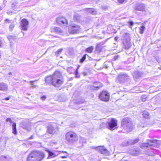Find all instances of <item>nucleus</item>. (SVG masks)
Returning <instances> with one entry per match:
<instances>
[{
    "label": "nucleus",
    "mask_w": 161,
    "mask_h": 161,
    "mask_svg": "<svg viewBox=\"0 0 161 161\" xmlns=\"http://www.w3.org/2000/svg\"><path fill=\"white\" fill-rule=\"evenodd\" d=\"M119 38V37H115L114 38V40H115V41H117L118 39Z\"/></svg>",
    "instance_id": "47"
},
{
    "label": "nucleus",
    "mask_w": 161,
    "mask_h": 161,
    "mask_svg": "<svg viewBox=\"0 0 161 161\" xmlns=\"http://www.w3.org/2000/svg\"><path fill=\"white\" fill-rule=\"evenodd\" d=\"M129 24V27L131 28V26L133 25L134 22L133 21H130L128 22Z\"/></svg>",
    "instance_id": "38"
},
{
    "label": "nucleus",
    "mask_w": 161,
    "mask_h": 161,
    "mask_svg": "<svg viewBox=\"0 0 161 161\" xmlns=\"http://www.w3.org/2000/svg\"><path fill=\"white\" fill-rule=\"evenodd\" d=\"M45 81L47 84L52 83L54 86L58 87L63 83L61 74L58 71H56L53 76L47 77Z\"/></svg>",
    "instance_id": "1"
},
{
    "label": "nucleus",
    "mask_w": 161,
    "mask_h": 161,
    "mask_svg": "<svg viewBox=\"0 0 161 161\" xmlns=\"http://www.w3.org/2000/svg\"><path fill=\"white\" fill-rule=\"evenodd\" d=\"M139 141L138 139H136L135 140H130L127 142V145H133L138 142Z\"/></svg>",
    "instance_id": "24"
},
{
    "label": "nucleus",
    "mask_w": 161,
    "mask_h": 161,
    "mask_svg": "<svg viewBox=\"0 0 161 161\" xmlns=\"http://www.w3.org/2000/svg\"><path fill=\"white\" fill-rule=\"evenodd\" d=\"M155 141L153 140H149L147 142L143 143L141 145V147L142 148L145 147H152L154 145V144L155 143Z\"/></svg>",
    "instance_id": "11"
},
{
    "label": "nucleus",
    "mask_w": 161,
    "mask_h": 161,
    "mask_svg": "<svg viewBox=\"0 0 161 161\" xmlns=\"http://www.w3.org/2000/svg\"><path fill=\"white\" fill-rule=\"evenodd\" d=\"M56 22L58 24H67V21L66 19L63 17H59L56 19Z\"/></svg>",
    "instance_id": "10"
},
{
    "label": "nucleus",
    "mask_w": 161,
    "mask_h": 161,
    "mask_svg": "<svg viewBox=\"0 0 161 161\" xmlns=\"http://www.w3.org/2000/svg\"><path fill=\"white\" fill-rule=\"evenodd\" d=\"M93 48L92 47H90L86 49V51L89 53H92L93 50Z\"/></svg>",
    "instance_id": "30"
},
{
    "label": "nucleus",
    "mask_w": 161,
    "mask_h": 161,
    "mask_svg": "<svg viewBox=\"0 0 161 161\" xmlns=\"http://www.w3.org/2000/svg\"><path fill=\"white\" fill-rule=\"evenodd\" d=\"M56 143V142H53V143L55 144V143Z\"/></svg>",
    "instance_id": "53"
},
{
    "label": "nucleus",
    "mask_w": 161,
    "mask_h": 161,
    "mask_svg": "<svg viewBox=\"0 0 161 161\" xmlns=\"http://www.w3.org/2000/svg\"><path fill=\"white\" fill-rule=\"evenodd\" d=\"M46 98V97L45 96H43L41 97V99L43 101Z\"/></svg>",
    "instance_id": "44"
},
{
    "label": "nucleus",
    "mask_w": 161,
    "mask_h": 161,
    "mask_svg": "<svg viewBox=\"0 0 161 161\" xmlns=\"http://www.w3.org/2000/svg\"><path fill=\"white\" fill-rule=\"evenodd\" d=\"M142 74V73L138 71H135L133 74V77L135 79H137L141 77Z\"/></svg>",
    "instance_id": "18"
},
{
    "label": "nucleus",
    "mask_w": 161,
    "mask_h": 161,
    "mask_svg": "<svg viewBox=\"0 0 161 161\" xmlns=\"http://www.w3.org/2000/svg\"><path fill=\"white\" fill-rule=\"evenodd\" d=\"M86 139H84L82 137H81L80 138L79 143L80 145H77V147H78L80 148L82 147L83 146L84 144L86 142Z\"/></svg>",
    "instance_id": "17"
},
{
    "label": "nucleus",
    "mask_w": 161,
    "mask_h": 161,
    "mask_svg": "<svg viewBox=\"0 0 161 161\" xmlns=\"http://www.w3.org/2000/svg\"><path fill=\"white\" fill-rule=\"evenodd\" d=\"M45 156V154L42 151H34L29 154L27 158V161H41Z\"/></svg>",
    "instance_id": "2"
},
{
    "label": "nucleus",
    "mask_w": 161,
    "mask_h": 161,
    "mask_svg": "<svg viewBox=\"0 0 161 161\" xmlns=\"http://www.w3.org/2000/svg\"><path fill=\"white\" fill-rule=\"evenodd\" d=\"M8 89V86L6 84L4 83H0V90L6 91Z\"/></svg>",
    "instance_id": "16"
},
{
    "label": "nucleus",
    "mask_w": 161,
    "mask_h": 161,
    "mask_svg": "<svg viewBox=\"0 0 161 161\" xmlns=\"http://www.w3.org/2000/svg\"><path fill=\"white\" fill-rule=\"evenodd\" d=\"M9 99V97H7L5 98L4 99V100H8Z\"/></svg>",
    "instance_id": "46"
},
{
    "label": "nucleus",
    "mask_w": 161,
    "mask_h": 161,
    "mask_svg": "<svg viewBox=\"0 0 161 161\" xmlns=\"http://www.w3.org/2000/svg\"><path fill=\"white\" fill-rule=\"evenodd\" d=\"M80 18V17L78 14H75L74 16V18L75 20L77 21H79Z\"/></svg>",
    "instance_id": "29"
},
{
    "label": "nucleus",
    "mask_w": 161,
    "mask_h": 161,
    "mask_svg": "<svg viewBox=\"0 0 161 161\" xmlns=\"http://www.w3.org/2000/svg\"><path fill=\"white\" fill-rule=\"evenodd\" d=\"M28 21L25 19H23L21 21L20 23V28L22 30L26 31L27 30Z\"/></svg>",
    "instance_id": "8"
},
{
    "label": "nucleus",
    "mask_w": 161,
    "mask_h": 161,
    "mask_svg": "<svg viewBox=\"0 0 161 161\" xmlns=\"http://www.w3.org/2000/svg\"><path fill=\"white\" fill-rule=\"evenodd\" d=\"M11 74V72H10V73H9V75H10V74Z\"/></svg>",
    "instance_id": "49"
},
{
    "label": "nucleus",
    "mask_w": 161,
    "mask_h": 161,
    "mask_svg": "<svg viewBox=\"0 0 161 161\" xmlns=\"http://www.w3.org/2000/svg\"><path fill=\"white\" fill-rule=\"evenodd\" d=\"M7 158V157L6 156L2 155L0 157V160L2 161H6L5 159Z\"/></svg>",
    "instance_id": "35"
},
{
    "label": "nucleus",
    "mask_w": 161,
    "mask_h": 161,
    "mask_svg": "<svg viewBox=\"0 0 161 161\" xmlns=\"http://www.w3.org/2000/svg\"><path fill=\"white\" fill-rule=\"evenodd\" d=\"M12 127L13 130L12 132L13 134L16 135L17 133V131L16 130V123H13L12 124Z\"/></svg>",
    "instance_id": "26"
},
{
    "label": "nucleus",
    "mask_w": 161,
    "mask_h": 161,
    "mask_svg": "<svg viewBox=\"0 0 161 161\" xmlns=\"http://www.w3.org/2000/svg\"><path fill=\"white\" fill-rule=\"evenodd\" d=\"M156 151L155 150H153V153H151L150 154H149L148 155L150 156H153L154 155V154H155Z\"/></svg>",
    "instance_id": "40"
},
{
    "label": "nucleus",
    "mask_w": 161,
    "mask_h": 161,
    "mask_svg": "<svg viewBox=\"0 0 161 161\" xmlns=\"http://www.w3.org/2000/svg\"><path fill=\"white\" fill-rule=\"evenodd\" d=\"M123 37L124 38V40L125 41L130 40V34L129 33H124L123 35Z\"/></svg>",
    "instance_id": "20"
},
{
    "label": "nucleus",
    "mask_w": 161,
    "mask_h": 161,
    "mask_svg": "<svg viewBox=\"0 0 161 161\" xmlns=\"http://www.w3.org/2000/svg\"><path fill=\"white\" fill-rule=\"evenodd\" d=\"M80 66L78 65V66L77 69H76V71H75V75H77L78 74V69L80 67Z\"/></svg>",
    "instance_id": "41"
},
{
    "label": "nucleus",
    "mask_w": 161,
    "mask_h": 161,
    "mask_svg": "<svg viewBox=\"0 0 161 161\" xmlns=\"http://www.w3.org/2000/svg\"><path fill=\"white\" fill-rule=\"evenodd\" d=\"M97 149L99 150L100 153L104 155H107L109 154L108 151L104 147L100 146L97 147Z\"/></svg>",
    "instance_id": "12"
},
{
    "label": "nucleus",
    "mask_w": 161,
    "mask_h": 161,
    "mask_svg": "<svg viewBox=\"0 0 161 161\" xmlns=\"http://www.w3.org/2000/svg\"><path fill=\"white\" fill-rule=\"evenodd\" d=\"M45 151L48 153V158H53L57 156L60 153V151H55V152H51L48 149H46Z\"/></svg>",
    "instance_id": "9"
},
{
    "label": "nucleus",
    "mask_w": 161,
    "mask_h": 161,
    "mask_svg": "<svg viewBox=\"0 0 161 161\" xmlns=\"http://www.w3.org/2000/svg\"><path fill=\"white\" fill-rule=\"evenodd\" d=\"M139 153V151L137 150H135V152H133L131 153H130L132 154L134 156H136L138 155Z\"/></svg>",
    "instance_id": "33"
},
{
    "label": "nucleus",
    "mask_w": 161,
    "mask_h": 161,
    "mask_svg": "<svg viewBox=\"0 0 161 161\" xmlns=\"http://www.w3.org/2000/svg\"><path fill=\"white\" fill-rule=\"evenodd\" d=\"M6 121L7 122H9L10 123H13L12 119L10 118H8L6 119Z\"/></svg>",
    "instance_id": "39"
},
{
    "label": "nucleus",
    "mask_w": 161,
    "mask_h": 161,
    "mask_svg": "<svg viewBox=\"0 0 161 161\" xmlns=\"http://www.w3.org/2000/svg\"><path fill=\"white\" fill-rule=\"evenodd\" d=\"M14 26V23H12L9 26V29L12 30Z\"/></svg>",
    "instance_id": "37"
},
{
    "label": "nucleus",
    "mask_w": 161,
    "mask_h": 161,
    "mask_svg": "<svg viewBox=\"0 0 161 161\" xmlns=\"http://www.w3.org/2000/svg\"><path fill=\"white\" fill-rule=\"evenodd\" d=\"M145 30V27L144 26H142L140 29V32L141 34H142L144 31Z\"/></svg>",
    "instance_id": "31"
},
{
    "label": "nucleus",
    "mask_w": 161,
    "mask_h": 161,
    "mask_svg": "<svg viewBox=\"0 0 161 161\" xmlns=\"http://www.w3.org/2000/svg\"><path fill=\"white\" fill-rule=\"evenodd\" d=\"M102 84L100 82H96L91 86V89L92 90H97L102 86Z\"/></svg>",
    "instance_id": "13"
},
{
    "label": "nucleus",
    "mask_w": 161,
    "mask_h": 161,
    "mask_svg": "<svg viewBox=\"0 0 161 161\" xmlns=\"http://www.w3.org/2000/svg\"><path fill=\"white\" fill-rule=\"evenodd\" d=\"M117 121L114 118H110L104 122H103L100 125L101 127L103 128L106 126L108 129L113 130L117 128Z\"/></svg>",
    "instance_id": "3"
},
{
    "label": "nucleus",
    "mask_w": 161,
    "mask_h": 161,
    "mask_svg": "<svg viewBox=\"0 0 161 161\" xmlns=\"http://www.w3.org/2000/svg\"><path fill=\"white\" fill-rule=\"evenodd\" d=\"M61 152L60 153H66V155L64 156H62L61 157V158H66L68 156L69 154L67 153L66 152H65L64 151H60Z\"/></svg>",
    "instance_id": "32"
},
{
    "label": "nucleus",
    "mask_w": 161,
    "mask_h": 161,
    "mask_svg": "<svg viewBox=\"0 0 161 161\" xmlns=\"http://www.w3.org/2000/svg\"><path fill=\"white\" fill-rule=\"evenodd\" d=\"M142 115L143 117L146 118H148L149 117V113L147 111H144L143 112Z\"/></svg>",
    "instance_id": "28"
},
{
    "label": "nucleus",
    "mask_w": 161,
    "mask_h": 161,
    "mask_svg": "<svg viewBox=\"0 0 161 161\" xmlns=\"http://www.w3.org/2000/svg\"><path fill=\"white\" fill-rule=\"evenodd\" d=\"M136 10L143 11L145 10V6L143 4H140L137 5L135 8Z\"/></svg>",
    "instance_id": "19"
},
{
    "label": "nucleus",
    "mask_w": 161,
    "mask_h": 161,
    "mask_svg": "<svg viewBox=\"0 0 161 161\" xmlns=\"http://www.w3.org/2000/svg\"><path fill=\"white\" fill-rule=\"evenodd\" d=\"M142 100L143 101H145V99H143V98H142Z\"/></svg>",
    "instance_id": "48"
},
{
    "label": "nucleus",
    "mask_w": 161,
    "mask_h": 161,
    "mask_svg": "<svg viewBox=\"0 0 161 161\" xmlns=\"http://www.w3.org/2000/svg\"><path fill=\"white\" fill-rule=\"evenodd\" d=\"M9 13V12H7V13Z\"/></svg>",
    "instance_id": "54"
},
{
    "label": "nucleus",
    "mask_w": 161,
    "mask_h": 161,
    "mask_svg": "<svg viewBox=\"0 0 161 161\" xmlns=\"http://www.w3.org/2000/svg\"><path fill=\"white\" fill-rule=\"evenodd\" d=\"M80 30V26L76 24H73L69 27V31L71 34L77 33L79 32Z\"/></svg>",
    "instance_id": "6"
},
{
    "label": "nucleus",
    "mask_w": 161,
    "mask_h": 161,
    "mask_svg": "<svg viewBox=\"0 0 161 161\" xmlns=\"http://www.w3.org/2000/svg\"><path fill=\"white\" fill-rule=\"evenodd\" d=\"M5 20H6V21H9L7 19H6Z\"/></svg>",
    "instance_id": "50"
},
{
    "label": "nucleus",
    "mask_w": 161,
    "mask_h": 161,
    "mask_svg": "<svg viewBox=\"0 0 161 161\" xmlns=\"http://www.w3.org/2000/svg\"><path fill=\"white\" fill-rule=\"evenodd\" d=\"M6 1L5 0L0 1V10L3 9L6 6Z\"/></svg>",
    "instance_id": "25"
},
{
    "label": "nucleus",
    "mask_w": 161,
    "mask_h": 161,
    "mask_svg": "<svg viewBox=\"0 0 161 161\" xmlns=\"http://www.w3.org/2000/svg\"><path fill=\"white\" fill-rule=\"evenodd\" d=\"M121 125L128 131H129L132 129V122L129 118H124L122 121Z\"/></svg>",
    "instance_id": "5"
},
{
    "label": "nucleus",
    "mask_w": 161,
    "mask_h": 161,
    "mask_svg": "<svg viewBox=\"0 0 161 161\" xmlns=\"http://www.w3.org/2000/svg\"><path fill=\"white\" fill-rule=\"evenodd\" d=\"M123 43L126 49H128L131 47L130 41H125Z\"/></svg>",
    "instance_id": "21"
},
{
    "label": "nucleus",
    "mask_w": 161,
    "mask_h": 161,
    "mask_svg": "<svg viewBox=\"0 0 161 161\" xmlns=\"http://www.w3.org/2000/svg\"><path fill=\"white\" fill-rule=\"evenodd\" d=\"M99 98L104 101H108L109 100V95L106 91H103L100 94Z\"/></svg>",
    "instance_id": "7"
},
{
    "label": "nucleus",
    "mask_w": 161,
    "mask_h": 161,
    "mask_svg": "<svg viewBox=\"0 0 161 161\" xmlns=\"http://www.w3.org/2000/svg\"><path fill=\"white\" fill-rule=\"evenodd\" d=\"M34 82L33 81H30V83H31V87H36V86L35 85H34L32 83Z\"/></svg>",
    "instance_id": "42"
},
{
    "label": "nucleus",
    "mask_w": 161,
    "mask_h": 161,
    "mask_svg": "<svg viewBox=\"0 0 161 161\" xmlns=\"http://www.w3.org/2000/svg\"><path fill=\"white\" fill-rule=\"evenodd\" d=\"M118 2L120 3H123L125 1H126V0H118Z\"/></svg>",
    "instance_id": "43"
},
{
    "label": "nucleus",
    "mask_w": 161,
    "mask_h": 161,
    "mask_svg": "<svg viewBox=\"0 0 161 161\" xmlns=\"http://www.w3.org/2000/svg\"><path fill=\"white\" fill-rule=\"evenodd\" d=\"M65 139L67 142L70 144H73L78 140V136L75 132L69 131L66 133Z\"/></svg>",
    "instance_id": "4"
},
{
    "label": "nucleus",
    "mask_w": 161,
    "mask_h": 161,
    "mask_svg": "<svg viewBox=\"0 0 161 161\" xmlns=\"http://www.w3.org/2000/svg\"><path fill=\"white\" fill-rule=\"evenodd\" d=\"M3 44V42L0 40V47H1Z\"/></svg>",
    "instance_id": "45"
},
{
    "label": "nucleus",
    "mask_w": 161,
    "mask_h": 161,
    "mask_svg": "<svg viewBox=\"0 0 161 161\" xmlns=\"http://www.w3.org/2000/svg\"><path fill=\"white\" fill-rule=\"evenodd\" d=\"M21 125L22 127L24 129L28 130H31L30 125L29 124L25 123L24 124H21Z\"/></svg>",
    "instance_id": "23"
},
{
    "label": "nucleus",
    "mask_w": 161,
    "mask_h": 161,
    "mask_svg": "<svg viewBox=\"0 0 161 161\" xmlns=\"http://www.w3.org/2000/svg\"><path fill=\"white\" fill-rule=\"evenodd\" d=\"M56 128H54L52 125H50L48 126L47 132L50 134H53L56 132Z\"/></svg>",
    "instance_id": "15"
},
{
    "label": "nucleus",
    "mask_w": 161,
    "mask_h": 161,
    "mask_svg": "<svg viewBox=\"0 0 161 161\" xmlns=\"http://www.w3.org/2000/svg\"><path fill=\"white\" fill-rule=\"evenodd\" d=\"M86 54H85L83 57L80 59V62L81 63H83L86 58Z\"/></svg>",
    "instance_id": "34"
},
{
    "label": "nucleus",
    "mask_w": 161,
    "mask_h": 161,
    "mask_svg": "<svg viewBox=\"0 0 161 161\" xmlns=\"http://www.w3.org/2000/svg\"><path fill=\"white\" fill-rule=\"evenodd\" d=\"M62 49H59L57 52H56L55 53V55L57 56H58V55L60 54L61 52H62Z\"/></svg>",
    "instance_id": "36"
},
{
    "label": "nucleus",
    "mask_w": 161,
    "mask_h": 161,
    "mask_svg": "<svg viewBox=\"0 0 161 161\" xmlns=\"http://www.w3.org/2000/svg\"><path fill=\"white\" fill-rule=\"evenodd\" d=\"M52 31H53V32L58 33H61L62 32L61 30L58 27H54L53 29V30Z\"/></svg>",
    "instance_id": "27"
},
{
    "label": "nucleus",
    "mask_w": 161,
    "mask_h": 161,
    "mask_svg": "<svg viewBox=\"0 0 161 161\" xmlns=\"http://www.w3.org/2000/svg\"><path fill=\"white\" fill-rule=\"evenodd\" d=\"M30 139H32V136H31V137L30 138Z\"/></svg>",
    "instance_id": "51"
},
{
    "label": "nucleus",
    "mask_w": 161,
    "mask_h": 161,
    "mask_svg": "<svg viewBox=\"0 0 161 161\" xmlns=\"http://www.w3.org/2000/svg\"><path fill=\"white\" fill-rule=\"evenodd\" d=\"M86 12L90 13L92 14H96V10L94 8H88L86 9Z\"/></svg>",
    "instance_id": "22"
},
{
    "label": "nucleus",
    "mask_w": 161,
    "mask_h": 161,
    "mask_svg": "<svg viewBox=\"0 0 161 161\" xmlns=\"http://www.w3.org/2000/svg\"><path fill=\"white\" fill-rule=\"evenodd\" d=\"M150 148L151 149H153L152 147H150Z\"/></svg>",
    "instance_id": "52"
},
{
    "label": "nucleus",
    "mask_w": 161,
    "mask_h": 161,
    "mask_svg": "<svg viewBox=\"0 0 161 161\" xmlns=\"http://www.w3.org/2000/svg\"><path fill=\"white\" fill-rule=\"evenodd\" d=\"M129 78V76L126 74H122L119 75L118 79L120 82H123Z\"/></svg>",
    "instance_id": "14"
}]
</instances>
